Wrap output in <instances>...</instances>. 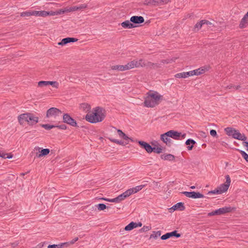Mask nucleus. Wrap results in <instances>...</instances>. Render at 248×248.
Wrapping results in <instances>:
<instances>
[{"mask_svg":"<svg viewBox=\"0 0 248 248\" xmlns=\"http://www.w3.org/2000/svg\"><path fill=\"white\" fill-rule=\"evenodd\" d=\"M105 117V110L100 107H96L92 114H87L85 119L91 123L102 122Z\"/></svg>","mask_w":248,"mask_h":248,"instance_id":"obj_1","label":"nucleus"},{"mask_svg":"<svg viewBox=\"0 0 248 248\" xmlns=\"http://www.w3.org/2000/svg\"><path fill=\"white\" fill-rule=\"evenodd\" d=\"M162 99V96L157 92L148 93L144 102V106L148 108H153L159 104Z\"/></svg>","mask_w":248,"mask_h":248,"instance_id":"obj_2","label":"nucleus"},{"mask_svg":"<svg viewBox=\"0 0 248 248\" xmlns=\"http://www.w3.org/2000/svg\"><path fill=\"white\" fill-rule=\"evenodd\" d=\"M18 121L20 124H23L25 121L29 125H33L39 122V117L35 116L33 113L27 112L19 115Z\"/></svg>","mask_w":248,"mask_h":248,"instance_id":"obj_3","label":"nucleus"},{"mask_svg":"<svg viewBox=\"0 0 248 248\" xmlns=\"http://www.w3.org/2000/svg\"><path fill=\"white\" fill-rule=\"evenodd\" d=\"M62 111L59 109L56 108H49L46 113V117L49 118H55L57 116H59L61 115Z\"/></svg>","mask_w":248,"mask_h":248,"instance_id":"obj_4","label":"nucleus"},{"mask_svg":"<svg viewBox=\"0 0 248 248\" xmlns=\"http://www.w3.org/2000/svg\"><path fill=\"white\" fill-rule=\"evenodd\" d=\"M225 178L226 180V183L225 184H221L219 187H217L221 194L227 191L231 182L230 177L229 175H226Z\"/></svg>","mask_w":248,"mask_h":248,"instance_id":"obj_5","label":"nucleus"},{"mask_svg":"<svg viewBox=\"0 0 248 248\" xmlns=\"http://www.w3.org/2000/svg\"><path fill=\"white\" fill-rule=\"evenodd\" d=\"M63 121L64 123L74 127H77L76 121L73 119L68 113H65L63 115Z\"/></svg>","mask_w":248,"mask_h":248,"instance_id":"obj_6","label":"nucleus"},{"mask_svg":"<svg viewBox=\"0 0 248 248\" xmlns=\"http://www.w3.org/2000/svg\"><path fill=\"white\" fill-rule=\"evenodd\" d=\"M181 234L180 233H177V231L175 230L173 232H167L165 234L163 235L161 237V239L162 240H167L171 237L174 236L176 238H179L181 236Z\"/></svg>","mask_w":248,"mask_h":248,"instance_id":"obj_7","label":"nucleus"},{"mask_svg":"<svg viewBox=\"0 0 248 248\" xmlns=\"http://www.w3.org/2000/svg\"><path fill=\"white\" fill-rule=\"evenodd\" d=\"M139 145L143 149H144L148 153H151L153 151V147H152L149 143L141 140L138 141Z\"/></svg>","mask_w":248,"mask_h":248,"instance_id":"obj_8","label":"nucleus"},{"mask_svg":"<svg viewBox=\"0 0 248 248\" xmlns=\"http://www.w3.org/2000/svg\"><path fill=\"white\" fill-rule=\"evenodd\" d=\"M167 134L166 135L169 136L170 138H171L176 140H180V136L181 133L173 130H170L167 132Z\"/></svg>","mask_w":248,"mask_h":248,"instance_id":"obj_9","label":"nucleus"},{"mask_svg":"<svg viewBox=\"0 0 248 248\" xmlns=\"http://www.w3.org/2000/svg\"><path fill=\"white\" fill-rule=\"evenodd\" d=\"M130 21H131L134 25L139 24L143 23L144 22V19L141 16H134L131 17Z\"/></svg>","mask_w":248,"mask_h":248,"instance_id":"obj_10","label":"nucleus"},{"mask_svg":"<svg viewBox=\"0 0 248 248\" xmlns=\"http://www.w3.org/2000/svg\"><path fill=\"white\" fill-rule=\"evenodd\" d=\"M87 7V4L85 3L80 4L78 5L70 7L66 10L67 12H74L78 10H81Z\"/></svg>","mask_w":248,"mask_h":248,"instance_id":"obj_11","label":"nucleus"},{"mask_svg":"<svg viewBox=\"0 0 248 248\" xmlns=\"http://www.w3.org/2000/svg\"><path fill=\"white\" fill-rule=\"evenodd\" d=\"M167 133L166 132L160 136L161 140L168 146L170 147L172 144V140L169 138V136L166 135Z\"/></svg>","mask_w":248,"mask_h":248,"instance_id":"obj_12","label":"nucleus"},{"mask_svg":"<svg viewBox=\"0 0 248 248\" xmlns=\"http://www.w3.org/2000/svg\"><path fill=\"white\" fill-rule=\"evenodd\" d=\"M51 15H53V13H52L51 11H33V16H37L46 17L47 16H51Z\"/></svg>","mask_w":248,"mask_h":248,"instance_id":"obj_13","label":"nucleus"},{"mask_svg":"<svg viewBox=\"0 0 248 248\" xmlns=\"http://www.w3.org/2000/svg\"><path fill=\"white\" fill-rule=\"evenodd\" d=\"M78 40V39L75 38L67 37L62 39L61 42L58 43V45L63 46L69 43L77 42Z\"/></svg>","mask_w":248,"mask_h":248,"instance_id":"obj_14","label":"nucleus"},{"mask_svg":"<svg viewBox=\"0 0 248 248\" xmlns=\"http://www.w3.org/2000/svg\"><path fill=\"white\" fill-rule=\"evenodd\" d=\"M41 149V148L39 147H36L35 148V149H36V150H38L39 152H40L39 154L36 155L37 157L38 158L46 156L50 152V150L49 149H43L40 151V150Z\"/></svg>","mask_w":248,"mask_h":248,"instance_id":"obj_15","label":"nucleus"},{"mask_svg":"<svg viewBox=\"0 0 248 248\" xmlns=\"http://www.w3.org/2000/svg\"><path fill=\"white\" fill-rule=\"evenodd\" d=\"M232 138L242 141H245L247 139V137L244 134H241L239 132V131L237 130H236V132H234V134L233 135Z\"/></svg>","mask_w":248,"mask_h":248,"instance_id":"obj_16","label":"nucleus"},{"mask_svg":"<svg viewBox=\"0 0 248 248\" xmlns=\"http://www.w3.org/2000/svg\"><path fill=\"white\" fill-rule=\"evenodd\" d=\"M248 25V12L247 14L244 16L240 21V23L239 24V27L240 28H244L246 27Z\"/></svg>","mask_w":248,"mask_h":248,"instance_id":"obj_17","label":"nucleus"},{"mask_svg":"<svg viewBox=\"0 0 248 248\" xmlns=\"http://www.w3.org/2000/svg\"><path fill=\"white\" fill-rule=\"evenodd\" d=\"M192 72L190 71L187 72H182L177 73L175 75V77L176 78H186L189 76H192Z\"/></svg>","mask_w":248,"mask_h":248,"instance_id":"obj_18","label":"nucleus"},{"mask_svg":"<svg viewBox=\"0 0 248 248\" xmlns=\"http://www.w3.org/2000/svg\"><path fill=\"white\" fill-rule=\"evenodd\" d=\"M130 22L129 20H126L121 23V26L124 29H132L137 27Z\"/></svg>","mask_w":248,"mask_h":248,"instance_id":"obj_19","label":"nucleus"},{"mask_svg":"<svg viewBox=\"0 0 248 248\" xmlns=\"http://www.w3.org/2000/svg\"><path fill=\"white\" fill-rule=\"evenodd\" d=\"M174 210L184 211L185 209L184 203L182 202H178L173 205L172 208Z\"/></svg>","mask_w":248,"mask_h":248,"instance_id":"obj_20","label":"nucleus"},{"mask_svg":"<svg viewBox=\"0 0 248 248\" xmlns=\"http://www.w3.org/2000/svg\"><path fill=\"white\" fill-rule=\"evenodd\" d=\"M205 196L203 194L200 193L199 192L195 191L190 192L189 196V198L192 199L203 198Z\"/></svg>","mask_w":248,"mask_h":248,"instance_id":"obj_21","label":"nucleus"},{"mask_svg":"<svg viewBox=\"0 0 248 248\" xmlns=\"http://www.w3.org/2000/svg\"><path fill=\"white\" fill-rule=\"evenodd\" d=\"M218 209L219 215H223L227 213H230L232 211V208L230 206H225Z\"/></svg>","mask_w":248,"mask_h":248,"instance_id":"obj_22","label":"nucleus"},{"mask_svg":"<svg viewBox=\"0 0 248 248\" xmlns=\"http://www.w3.org/2000/svg\"><path fill=\"white\" fill-rule=\"evenodd\" d=\"M164 0H150L147 4L153 6H158L163 4Z\"/></svg>","mask_w":248,"mask_h":248,"instance_id":"obj_23","label":"nucleus"},{"mask_svg":"<svg viewBox=\"0 0 248 248\" xmlns=\"http://www.w3.org/2000/svg\"><path fill=\"white\" fill-rule=\"evenodd\" d=\"M161 159L165 160L172 161L175 159V156L171 154H163L160 156Z\"/></svg>","mask_w":248,"mask_h":248,"instance_id":"obj_24","label":"nucleus"},{"mask_svg":"<svg viewBox=\"0 0 248 248\" xmlns=\"http://www.w3.org/2000/svg\"><path fill=\"white\" fill-rule=\"evenodd\" d=\"M111 69L112 70H118V71H121L126 70V67H125V65H113L111 67Z\"/></svg>","mask_w":248,"mask_h":248,"instance_id":"obj_25","label":"nucleus"},{"mask_svg":"<svg viewBox=\"0 0 248 248\" xmlns=\"http://www.w3.org/2000/svg\"><path fill=\"white\" fill-rule=\"evenodd\" d=\"M236 130L232 127H227L225 128V131L226 132V134L229 136H232V137L234 134V132H236Z\"/></svg>","mask_w":248,"mask_h":248,"instance_id":"obj_26","label":"nucleus"},{"mask_svg":"<svg viewBox=\"0 0 248 248\" xmlns=\"http://www.w3.org/2000/svg\"><path fill=\"white\" fill-rule=\"evenodd\" d=\"M134 228H136V222L132 221L125 227L124 230L126 231H129Z\"/></svg>","mask_w":248,"mask_h":248,"instance_id":"obj_27","label":"nucleus"},{"mask_svg":"<svg viewBox=\"0 0 248 248\" xmlns=\"http://www.w3.org/2000/svg\"><path fill=\"white\" fill-rule=\"evenodd\" d=\"M80 108L86 112L89 111L91 109L90 105L86 103H82L80 105Z\"/></svg>","mask_w":248,"mask_h":248,"instance_id":"obj_28","label":"nucleus"},{"mask_svg":"<svg viewBox=\"0 0 248 248\" xmlns=\"http://www.w3.org/2000/svg\"><path fill=\"white\" fill-rule=\"evenodd\" d=\"M192 72V76L194 75H200L204 73L205 69L199 68L197 69H195L192 71H191Z\"/></svg>","mask_w":248,"mask_h":248,"instance_id":"obj_29","label":"nucleus"},{"mask_svg":"<svg viewBox=\"0 0 248 248\" xmlns=\"http://www.w3.org/2000/svg\"><path fill=\"white\" fill-rule=\"evenodd\" d=\"M13 155L11 153L8 154V153H5L2 152H0V157H2L3 158L6 159V158H12L13 157Z\"/></svg>","mask_w":248,"mask_h":248,"instance_id":"obj_30","label":"nucleus"},{"mask_svg":"<svg viewBox=\"0 0 248 248\" xmlns=\"http://www.w3.org/2000/svg\"><path fill=\"white\" fill-rule=\"evenodd\" d=\"M33 16V11H25L21 13L20 16Z\"/></svg>","mask_w":248,"mask_h":248,"instance_id":"obj_31","label":"nucleus"},{"mask_svg":"<svg viewBox=\"0 0 248 248\" xmlns=\"http://www.w3.org/2000/svg\"><path fill=\"white\" fill-rule=\"evenodd\" d=\"M40 126L44 128L46 130H50L53 128L56 127V126L55 125H51L49 124H41Z\"/></svg>","mask_w":248,"mask_h":248,"instance_id":"obj_32","label":"nucleus"},{"mask_svg":"<svg viewBox=\"0 0 248 248\" xmlns=\"http://www.w3.org/2000/svg\"><path fill=\"white\" fill-rule=\"evenodd\" d=\"M153 151L154 153H157V154H160L162 152L163 148L161 147V145H159L155 147H153Z\"/></svg>","mask_w":248,"mask_h":248,"instance_id":"obj_33","label":"nucleus"},{"mask_svg":"<svg viewBox=\"0 0 248 248\" xmlns=\"http://www.w3.org/2000/svg\"><path fill=\"white\" fill-rule=\"evenodd\" d=\"M203 23L202 22V20L197 22L194 26V31H199L202 26Z\"/></svg>","mask_w":248,"mask_h":248,"instance_id":"obj_34","label":"nucleus"},{"mask_svg":"<svg viewBox=\"0 0 248 248\" xmlns=\"http://www.w3.org/2000/svg\"><path fill=\"white\" fill-rule=\"evenodd\" d=\"M226 88H227V89H231V90L234 91V90H240V89L241 88V87L240 85L235 86V85H233L232 84H230V85L227 86Z\"/></svg>","mask_w":248,"mask_h":248,"instance_id":"obj_35","label":"nucleus"},{"mask_svg":"<svg viewBox=\"0 0 248 248\" xmlns=\"http://www.w3.org/2000/svg\"><path fill=\"white\" fill-rule=\"evenodd\" d=\"M226 88H227V89H231V90L234 91V90H240V89L241 88V87L240 85L235 86V85H233L232 84H230V85L227 86Z\"/></svg>","mask_w":248,"mask_h":248,"instance_id":"obj_36","label":"nucleus"},{"mask_svg":"<svg viewBox=\"0 0 248 248\" xmlns=\"http://www.w3.org/2000/svg\"><path fill=\"white\" fill-rule=\"evenodd\" d=\"M154 65H156V64H155L153 62H145L143 61V64L142 65V67H152Z\"/></svg>","mask_w":248,"mask_h":248,"instance_id":"obj_37","label":"nucleus"},{"mask_svg":"<svg viewBox=\"0 0 248 248\" xmlns=\"http://www.w3.org/2000/svg\"><path fill=\"white\" fill-rule=\"evenodd\" d=\"M144 186V185H140L137 186L135 187L131 188V189H132L133 190V193H136L138 191H140V190H141Z\"/></svg>","mask_w":248,"mask_h":248,"instance_id":"obj_38","label":"nucleus"},{"mask_svg":"<svg viewBox=\"0 0 248 248\" xmlns=\"http://www.w3.org/2000/svg\"><path fill=\"white\" fill-rule=\"evenodd\" d=\"M153 232V233L150 235V238H154L156 239L161 235V231H160L157 232L154 231Z\"/></svg>","mask_w":248,"mask_h":248,"instance_id":"obj_39","label":"nucleus"},{"mask_svg":"<svg viewBox=\"0 0 248 248\" xmlns=\"http://www.w3.org/2000/svg\"><path fill=\"white\" fill-rule=\"evenodd\" d=\"M65 12H67V11L63 10L62 9H60L55 12L51 11V12L53 13V15H51V16L62 14H64Z\"/></svg>","mask_w":248,"mask_h":248,"instance_id":"obj_40","label":"nucleus"},{"mask_svg":"<svg viewBox=\"0 0 248 248\" xmlns=\"http://www.w3.org/2000/svg\"><path fill=\"white\" fill-rule=\"evenodd\" d=\"M108 139L111 142L115 143H117L118 144L122 145H125V144L124 143V142L122 141V140H118L110 138H109Z\"/></svg>","mask_w":248,"mask_h":248,"instance_id":"obj_41","label":"nucleus"},{"mask_svg":"<svg viewBox=\"0 0 248 248\" xmlns=\"http://www.w3.org/2000/svg\"><path fill=\"white\" fill-rule=\"evenodd\" d=\"M126 70H129L135 67L134 61H132L125 65Z\"/></svg>","mask_w":248,"mask_h":248,"instance_id":"obj_42","label":"nucleus"},{"mask_svg":"<svg viewBox=\"0 0 248 248\" xmlns=\"http://www.w3.org/2000/svg\"><path fill=\"white\" fill-rule=\"evenodd\" d=\"M96 207L97 208L98 210L99 211H102L108 208V207L103 203H99L97 205H95Z\"/></svg>","mask_w":248,"mask_h":248,"instance_id":"obj_43","label":"nucleus"},{"mask_svg":"<svg viewBox=\"0 0 248 248\" xmlns=\"http://www.w3.org/2000/svg\"><path fill=\"white\" fill-rule=\"evenodd\" d=\"M134 61V65L135 67H139L140 66L142 67V65L143 64V61L142 60H140L139 61Z\"/></svg>","mask_w":248,"mask_h":248,"instance_id":"obj_44","label":"nucleus"},{"mask_svg":"<svg viewBox=\"0 0 248 248\" xmlns=\"http://www.w3.org/2000/svg\"><path fill=\"white\" fill-rule=\"evenodd\" d=\"M151 229V227L150 226H144L142 228H141L139 232H147Z\"/></svg>","mask_w":248,"mask_h":248,"instance_id":"obj_45","label":"nucleus"},{"mask_svg":"<svg viewBox=\"0 0 248 248\" xmlns=\"http://www.w3.org/2000/svg\"><path fill=\"white\" fill-rule=\"evenodd\" d=\"M133 190L132 189L130 188V189L127 190L126 191H125L124 192L123 194L124 195L125 197L127 198V197H129L130 195H131V194H133Z\"/></svg>","mask_w":248,"mask_h":248,"instance_id":"obj_46","label":"nucleus"},{"mask_svg":"<svg viewBox=\"0 0 248 248\" xmlns=\"http://www.w3.org/2000/svg\"><path fill=\"white\" fill-rule=\"evenodd\" d=\"M51 85L53 87H55L56 88H58L59 87V83L57 81H48V85Z\"/></svg>","mask_w":248,"mask_h":248,"instance_id":"obj_47","label":"nucleus"},{"mask_svg":"<svg viewBox=\"0 0 248 248\" xmlns=\"http://www.w3.org/2000/svg\"><path fill=\"white\" fill-rule=\"evenodd\" d=\"M185 143L186 145L189 146L191 144H195L196 143V142L194 140L191 139H189L186 140Z\"/></svg>","mask_w":248,"mask_h":248,"instance_id":"obj_48","label":"nucleus"},{"mask_svg":"<svg viewBox=\"0 0 248 248\" xmlns=\"http://www.w3.org/2000/svg\"><path fill=\"white\" fill-rule=\"evenodd\" d=\"M38 85L39 87L46 86L48 85V81H40L38 82Z\"/></svg>","mask_w":248,"mask_h":248,"instance_id":"obj_49","label":"nucleus"},{"mask_svg":"<svg viewBox=\"0 0 248 248\" xmlns=\"http://www.w3.org/2000/svg\"><path fill=\"white\" fill-rule=\"evenodd\" d=\"M215 215H219L218 209H217L215 211H213L210 212L208 214V217H211V216H215Z\"/></svg>","mask_w":248,"mask_h":248,"instance_id":"obj_50","label":"nucleus"},{"mask_svg":"<svg viewBox=\"0 0 248 248\" xmlns=\"http://www.w3.org/2000/svg\"><path fill=\"white\" fill-rule=\"evenodd\" d=\"M221 194V193H220V191L219 190V189H218L217 188L214 190H211V191H209L207 193V194Z\"/></svg>","mask_w":248,"mask_h":248,"instance_id":"obj_51","label":"nucleus"},{"mask_svg":"<svg viewBox=\"0 0 248 248\" xmlns=\"http://www.w3.org/2000/svg\"><path fill=\"white\" fill-rule=\"evenodd\" d=\"M48 248H62V245L60 244L58 245H49L47 247Z\"/></svg>","mask_w":248,"mask_h":248,"instance_id":"obj_52","label":"nucleus"},{"mask_svg":"<svg viewBox=\"0 0 248 248\" xmlns=\"http://www.w3.org/2000/svg\"><path fill=\"white\" fill-rule=\"evenodd\" d=\"M124 140H125L126 141H127V142H125V144H127L128 143V140H131L132 141H133V140L131 138H129L128 136H127L125 134L124 135V136L122 137V138Z\"/></svg>","mask_w":248,"mask_h":248,"instance_id":"obj_53","label":"nucleus"},{"mask_svg":"<svg viewBox=\"0 0 248 248\" xmlns=\"http://www.w3.org/2000/svg\"><path fill=\"white\" fill-rule=\"evenodd\" d=\"M210 135L213 137H216L217 136V131L214 129H212L210 131Z\"/></svg>","mask_w":248,"mask_h":248,"instance_id":"obj_54","label":"nucleus"},{"mask_svg":"<svg viewBox=\"0 0 248 248\" xmlns=\"http://www.w3.org/2000/svg\"><path fill=\"white\" fill-rule=\"evenodd\" d=\"M56 127H58L59 129H62V130H65L67 128L66 125L64 124H62L61 125H56Z\"/></svg>","mask_w":248,"mask_h":248,"instance_id":"obj_55","label":"nucleus"},{"mask_svg":"<svg viewBox=\"0 0 248 248\" xmlns=\"http://www.w3.org/2000/svg\"><path fill=\"white\" fill-rule=\"evenodd\" d=\"M118 134L120 138H122V137L124 136L125 134L121 130L117 129Z\"/></svg>","mask_w":248,"mask_h":248,"instance_id":"obj_56","label":"nucleus"},{"mask_svg":"<svg viewBox=\"0 0 248 248\" xmlns=\"http://www.w3.org/2000/svg\"><path fill=\"white\" fill-rule=\"evenodd\" d=\"M60 245H62V248L64 247H67L69 246L71 244L69 241V242H65V243H61Z\"/></svg>","mask_w":248,"mask_h":248,"instance_id":"obj_57","label":"nucleus"},{"mask_svg":"<svg viewBox=\"0 0 248 248\" xmlns=\"http://www.w3.org/2000/svg\"><path fill=\"white\" fill-rule=\"evenodd\" d=\"M118 197L121 201L124 200L125 198H126L124 195L123 194V193L121 195H119Z\"/></svg>","mask_w":248,"mask_h":248,"instance_id":"obj_58","label":"nucleus"},{"mask_svg":"<svg viewBox=\"0 0 248 248\" xmlns=\"http://www.w3.org/2000/svg\"><path fill=\"white\" fill-rule=\"evenodd\" d=\"M78 240V237H75L71 241H69V243L71 245L74 244L76 242H77Z\"/></svg>","mask_w":248,"mask_h":248,"instance_id":"obj_59","label":"nucleus"},{"mask_svg":"<svg viewBox=\"0 0 248 248\" xmlns=\"http://www.w3.org/2000/svg\"><path fill=\"white\" fill-rule=\"evenodd\" d=\"M202 23H203V25H204V24L211 25L212 24V23L210 21H209L208 20H205V19L202 20Z\"/></svg>","mask_w":248,"mask_h":248,"instance_id":"obj_60","label":"nucleus"},{"mask_svg":"<svg viewBox=\"0 0 248 248\" xmlns=\"http://www.w3.org/2000/svg\"><path fill=\"white\" fill-rule=\"evenodd\" d=\"M181 193L185 195L186 197L189 198L190 192L183 191V192H181Z\"/></svg>","mask_w":248,"mask_h":248,"instance_id":"obj_61","label":"nucleus"},{"mask_svg":"<svg viewBox=\"0 0 248 248\" xmlns=\"http://www.w3.org/2000/svg\"><path fill=\"white\" fill-rule=\"evenodd\" d=\"M238 150L239 151V150ZM239 152L243 158L247 155V154L244 151L239 150Z\"/></svg>","mask_w":248,"mask_h":248,"instance_id":"obj_62","label":"nucleus"},{"mask_svg":"<svg viewBox=\"0 0 248 248\" xmlns=\"http://www.w3.org/2000/svg\"><path fill=\"white\" fill-rule=\"evenodd\" d=\"M151 143L153 146H154L155 147L159 145V144L158 143L157 141H156L155 140H154V141L151 142Z\"/></svg>","mask_w":248,"mask_h":248,"instance_id":"obj_63","label":"nucleus"},{"mask_svg":"<svg viewBox=\"0 0 248 248\" xmlns=\"http://www.w3.org/2000/svg\"><path fill=\"white\" fill-rule=\"evenodd\" d=\"M243 144L245 147L247 148V150L248 151V142L246 141V140L243 141Z\"/></svg>","mask_w":248,"mask_h":248,"instance_id":"obj_64","label":"nucleus"}]
</instances>
